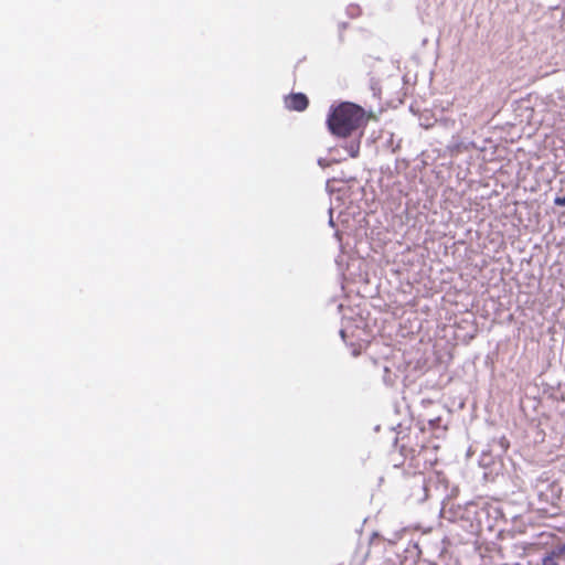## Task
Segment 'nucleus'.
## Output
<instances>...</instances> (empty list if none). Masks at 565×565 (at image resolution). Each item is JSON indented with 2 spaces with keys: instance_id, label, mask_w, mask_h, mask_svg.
Listing matches in <instances>:
<instances>
[{
  "instance_id": "1",
  "label": "nucleus",
  "mask_w": 565,
  "mask_h": 565,
  "mask_svg": "<svg viewBox=\"0 0 565 565\" xmlns=\"http://www.w3.org/2000/svg\"><path fill=\"white\" fill-rule=\"evenodd\" d=\"M365 124V111L362 107L344 102L331 108L327 126L332 135L348 138Z\"/></svg>"
},
{
  "instance_id": "2",
  "label": "nucleus",
  "mask_w": 565,
  "mask_h": 565,
  "mask_svg": "<svg viewBox=\"0 0 565 565\" xmlns=\"http://www.w3.org/2000/svg\"><path fill=\"white\" fill-rule=\"evenodd\" d=\"M565 564V543L553 547L542 558V565H564Z\"/></svg>"
},
{
  "instance_id": "3",
  "label": "nucleus",
  "mask_w": 565,
  "mask_h": 565,
  "mask_svg": "<svg viewBox=\"0 0 565 565\" xmlns=\"http://www.w3.org/2000/svg\"><path fill=\"white\" fill-rule=\"evenodd\" d=\"M285 105L289 110L303 111L309 105V99L302 93H295L285 98Z\"/></svg>"
},
{
  "instance_id": "4",
  "label": "nucleus",
  "mask_w": 565,
  "mask_h": 565,
  "mask_svg": "<svg viewBox=\"0 0 565 565\" xmlns=\"http://www.w3.org/2000/svg\"><path fill=\"white\" fill-rule=\"evenodd\" d=\"M360 146L358 145H351L349 148V153L352 158H356L359 156Z\"/></svg>"
},
{
  "instance_id": "5",
  "label": "nucleus",
  "mask_w": 565,
  "mask_h": 565,
  "mask_svg": "<svg viewBox=\"0 0 565 565\" xmlns=\"http://www.w3.org/2000/svg\"><path fill=\"white\" fill-rule=\"evenodd\" d=\"M554 203L558 206H565V195L564 196H557L554 200Z\"/></svg>"
},
{
  "instance_id": "6",
  "label": "nucleus",
  "mask_w": 565,
  "mask_h": 565,
  "mask_svg": "<svg viewBox=\"0 0 565 565\" xmlns=\"http://www.w3.org/2000/svg\"><path fill=\"white\" fill-rule=\"evenodd\" d=\"M341 28L344 30L347 28V24L345 23H342L341 24Z\"/></svg>"
}]
</instances>
